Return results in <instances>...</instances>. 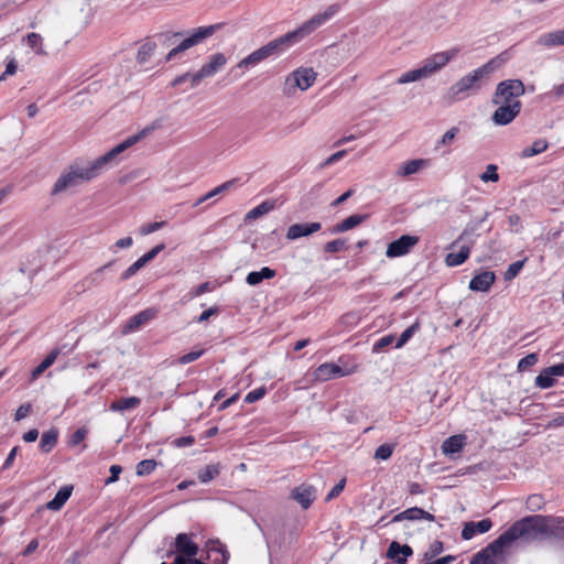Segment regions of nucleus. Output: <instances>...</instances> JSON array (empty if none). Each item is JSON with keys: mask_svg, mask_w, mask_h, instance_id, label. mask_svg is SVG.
Instances as JSON below:
<instances>
[{"mask_svg": "<svg viewBox=\"0 0 564 564\" xmlns=\"http://www.w3.org/2000/svg\"><path fill=\"white\" fill-rule=\"evenodd\" d=\"M155 129L154 126L145 127L139 133L130 135L123 142L119 143L104 155L89 163L87 166L70 165L68 171L64 172L55 182L52 193L58 194L68 188L78 186L98 176L104 170H107L115 159L148 135Z\"/></svg>", "mask_w": 564, "mask_h": 564, "instance_id": "f257e3e1", "label": "nucleus"}, {"mask_svg": "<svg viewBox=\"0 0 564 564\" xmlns=\"http://www.w3.org/2000/svg\"><path fill=\"white\" fill-rule=\"evenodd\" d=\"M339 10L340 6L338 3L328 6L323 12L313 15L296 30L269 42L268 44L249 54L247 56V62L256 65L272 55L280 54L286 47L300 42L305 36L310 35L315 30L324 25L328 20L337 14Z\"/></svg>", "mask_w": 564, "mask_h": 564, "instance_id": "f03ea898", "label": "nucleus"}, {"mask_svg": "<svg viewBox=\"0 0 564 564\" xmlns=\"http://www.w3.org/2000/svg\"><path fill=\"white\" fill-rule=\"evenodd\" d=\"M546 532L545 518L542 516H528L516 521L510 528L501 533L490 544L500 555L506 547H509L516 540H535L540 534Z\"/></svg>", "mask_w": 564, "mask_h": 564, "instance_id": "7ed1b4c3", "label": "nucleus"}, {"mask_svg": "<svg viewBox=\"0 0 564 564\" xmlns=\"http://www.w3.org/2000/svg\"><path fill=\"white\" fill-rule=\"evenodd\" d=\"M496 67V59H490L452 85L443 98L446 102L452 104L476 94L481 88V79L494 72Z\"/></svg>", "mask_w": 564, "mask_h": 564, "instance_id": "20e7f679", "label": "nucleus"}, {"mask_svg": "<svg viewBox=\"0 0 564 564\" xmlns=\"http://www.w3.org/2000/svg\"><path fill=\"white\" fill-rule=\"evenodd\" d=\"M525 87L520 79H506L500 82L492 96V104L521 102L519 97L524 95Z\"/></svg>", "mask_w": 564, "mask_h": 564, "instance_id": "39448f33", "label": "nucleus"}, {"mask_svg": "<svg viewBox=\"0 0 564 564\" xmlns=\"http://www.w3.org/2000/svg\"><path fill=\"white\" fill-rule=\"evenodd\" d=\"M220 28L221 24H213L207 26H199L193 30L189 36L184 39L177 46H175L167 53L165 61L170 62L173 58H175L180 53L202 43L204 40L212 36Z\"/></svg>", "mask_w": 564, "mask_h": 564, "instance_id": "423d86ee", "label": "nucleus"}, {"mask_svg": "<svg viewBox=\"0 0 564 564\" xmlns=\"http://www.w3.org/2000/svg\"><path fill=\"white\" fill-rule=\"evenodd\" d=\"M317 74L313 68L300 67L292 72L286 78L284 84V93L292 95L296 88L301 90L308 89L315 82Z\"/></svg>", "mask_w": 564, "mask_h": 564, "instance_id": "0eeeda50", "label": "nucleus"}, {"mask_svg": "<svg viewBox=\"0 0 564 564\" xmlns=\"http://www.w3.org/2000/svg\"><path fill=\"white\" fill-rule=\"evenodd\" d=\"M227 63V58L223 53H216L209 57V62L204 64L196 73L192 75V87H196L207 77L214 76Z\"/></svg>", "mask_w": 564, "mask_h": 564, "instance_id": "6e6552de", "label": "nucleus"}, {"mask_svg": "<svg viewBox=\"0 0 564 564\" xmlns=\"http://www.w3.org/2000/svg\"><path fill=\"white\" fill-rule=\"evenodd\" d=\"M419 240L417 236L403 235L388 245L386 256L390 259L405 256Z\"/></svg>", "mask_w": 564, "mask_h": 564, "instance_id": "1a4fd4ad", "label": "nucleus"}, {"mask_svg": "<svg viewBox=\"0 0 564 564\" xmlns=\"http://www.w3.org/2000/svg\"><path fill=\"white\" fill-rule=\"evenodd\" d=\"M498 108L495 110L491 119L498 126H506L513 121V119L520 113L522 104L513 102L508 104H495Z\"/></svg>", "mask_w": 564, "mask_h": 564, "instance_id": "9d476101", "label": "nucleus"}, {"mask_svg": "<svg viewBox=\"0 0 564 564\" xmlns=\"http://www.w3.org/2000/svg\"><path fill=\"white\" fill-rule=\"evenodd\" d=\"M172 553L186 555L187 557L192 558L197 555L198 545L192 540L191 534L178 533L175 538V551Z\"/></svg>", "mask_w": 564, "mask_h": 564, "instance_id": "9b49d317", "label": "nucleus"}, {"mask_svg": "<svg viewBox=\"0 0 564 564\" xmlns=\"http://www.w3.org/2000/svg\"><path fill=\"white\" fill-rule=\"evenodd\" d=\"M413 550L408 544H400L392 541L387 551V557L395 564H406L408 557L412 556Z\"/></svg>", "mask_w": 564, "mask_h": 564, "instance_id": "f8f14e48", "label": "nucleus"}, {"mask_svg": "<svg viewBox=\"0 0 564 564\" xmlns=\"http://www.w3.org/2000/svg\"><path fill=\"white\" fill-rule=\"evenodd\" d=\"M347 372L339 366L333 362H325L318 366L314 371V378L317 381H328L334 378L346 376Z\"/></svg>", "mask_w": 564, "mask_h": 564, "instance_id": "ddd939ff", "label": "nucleus"}, {"mask_svg": "<svg viewBox=\"0 0 564 564\" xmlns=\"http://www.w3.org/2000/svg\"><path fill=\"white\" fill-rule=\"evenodd\" d=\"M321 223H303L291 225L286 232V239L296 240L302 237H307L321 230Z\"/></svg>", "mask_w": 564, "mask_h": 564, "instance_id": "4468645a", "label": "nucleus"}, {"mask_svg": "<svg viewBox=\"0 0 564 564\" xmlns=\"http://www.w3.org/2000/svg\"><path fill=\"white\" fill-rule=\"evenodd\" d=\"M291 496L303 509H307L316 498V489L312 485L302 484L292 490Z\"/></svg>", "mask_w": 564, "mask_h": 564, "instance_id": "2eb2a0df", "label": "nucleus"}, {"mask_svg": "<svg viewBox=\"0 0 564 564\" xmlns=\"http://www.w3.org/2000/svg\"><path fill=\"white\" fill-rule=\"evenodd\" d=\"M492 527V522L490 519H482L478 522L469 521L464 524L462 530V538L464 540H470L476 534H482L488 532Z\"/></svg>", "mask_w": 564, "mask_h": 564, "instance_id": "dca6fc26", "label": "nucleus"}, {"mask_svg": "<svg viewBox=\"0 0 564 564\" xmlns=\"http://www.w3.org/2000/svg\"><path fill=\"white\" fill-rule=\"evenodd\" d=\"M156 312L153 308H147L132 316L123 327V333H132L155 317Z\"/></svg>", "mask_w": 564, "mask_h": 564, "instance_id": "f3484780", "label": "nucleus"}, {"mask_svg": "<svg viewBox=\"0 0 564 564\" xmlns=\"http://www.w3.org/2000/svg\"><path fill=\"white\" fill-rule=\"evenodd\" d=\"M420 519H425L427 521H434V516L419 507H412V508H409L398 514H395L392 520L390 521V523H394V522H400V521H403V520H420Z\"/></svg>", "mask_w": 564, "mask_h": 564, "instance_id": "a211bd4d", "label": "nucleus"}, {"mask_svg": "<svg viewBox=\"0 0 564 564\" xmlns=\"http://www.w3.org/2000/svg\"><path fill=\"white\" fill-rule=\"evenodd\" d=\"M496 275L491 271H484L475 275L469 282V289L476 292H487L495 283Z\"/></svg>", "mask_w": 564, "mask_h": 564, "instance_id": "6ab92c4d", "label": "nucleus"}, {"mask_svg": "<svg viewBox=\"0 0 564 564\" xmlns=\"http://www.w3.org/2000/svg\"><path fill=\"white\" fill-rule=\"evenodd\" d=\"M536 44L544 47H555L564 45V30L547 32L540 35Z\"/></svg>", "mask_w": 564, "mask_h": 564, "instance_id": "aec40b11", "label": "nucleus"}, {"mask_svg": "<svg viewBox=\"0 0 564 564\" xmlns=\"http://www.w3.org/2000/svg\"><path fill=\"white\" fill-rule=\"evenodd\" d=\"M239 181L240 180L238 177L226 181L225 183L220 184L219 186L213 188L212 191L199 197L197 202L194 204V206H198L213 197H216L220 194H224L232 189L239 183Z\"/></svg>", "mask_w": 564, "mask_h": 564, "instance_id": "412c9836", "label": "nucleus"}, {"mask_svg": "<svg viewBox=\"0 0 564 564\" xmlns=\"http://www.w3.org/2000/svg\"><path fill=\"white\" fill-rule=\"evenodd\" d=\"M367 218H368V215H358V214L350 215L343 221L335 225L330 231H332V234H339V232L348 231V230L357 227L361 223H364Z\"/></svg>", "mask_w": 564, "mask_h": 564, "instance_id": "4be33fe9", "label": "nucleus"}, {"mask_svg": "<svg viewBox=\"0 0 564 564\" xmlns=\"http://www.w3.org/2000/svg\"><path fill=\"white\" fill-rule=\"evenodd\" d=\"M73 492V486H63L55 497L46 503L48 510L58 511L63 508Z\"/></svg>", "mask_w": 564, "mask_h": 564, "instance_id": "5701e85b", "label": "nucleus"}, {"mask_svg": "<svg viewBox=\"0 0 564 564\" xmlns=\"http://www.w3.org/2000/svg\"><path fill=\"white\" fill-rule=\"evenodd\" d=\"M141 404V399L138 397L121 398L110 403L109 410L112 412L123 413L124 411L133 410Z\"/></svg>", "mask_w": 564, "mask_h": 564, "instance_id": "b1692460", "label": "nucleus"}, {"mask_svg": "<svg viewBox=\"0 0 564 564\" xmlns=\"http://www.w3.org/2000/svg\"><path fill=\"white\" fill-rule=\"evenodd\" d=\"M208 558H212L214 564H226L229 560V552L220 542H212L208 549Z\"/></svg>", "mask_w": 564, "mask_h": 564, "instance_id": "393cba45", "label": "nucleus"}, {"mask_svg": "<svg viewBox=\"0 0 564 564\" xmlns=\"http://www.w3.org/2000/svg\"><path fill=\"white\" fill-rule=\"evenodd\" d=\"M276 207V199H268V200H264L262 202L260 205H258L257 207L250 209L247 214H246V220H253V219H257L268 213H270L271 210H273L274 208Z\"/></svg>", "mask_w": 564, "mask_h": 564, "instance_id": "a878e982", "label": "nucleus"}, {"mask_svg": "<svg viewBox=\"0 0 564 564\" xmlns=\"http://www.w3.org/2000/svg\"><path fill=\"white\" fill-rule=\"evenodd\" d=\"M499 555L498 552L489 543L485 549L474 555L470 564H495V557Z\"/></svg>", "mask_w": 564, "mask_h": 564, "instance_id": "bb28decb", "label": "nucleus"}, {"mask_svg": "<svg viewBox=\"0 0 564 564\" xmlns=\"http://www.w3.org/2000/svg\"><path fill=\"white\" fill-rule=\"evenodd\" d=\"M61 350L58 348L53 349L39 366H36L31 372V381L37 379L47 368H50L56 358L58 357Z\"/></svg>", "mask_w": 564, "mask_h": 564, "instance_id": "cd10ccee", "label": "nucleus"}, {"mask_svg": "<svg viewBox=\"0 0 564 564\" xmlns=\"http://www.w3.org/2000/svg\"><path fill=\"white\" fill-rule=\"evenodd\" d=\"M470 247L469 245H463L458 252H451L445 258V263L448 267H457L463 264L469 257Z\"/></svg>", "mask_w": 564, "mask_h": 564, "instance_id": "c85d7f7f", "label": "nucleus"}, {"mask_svg": "<svg viewBox=\"0 0 564 564\" xmlns=\"http://www.w3.org/2000/svg\"><path fill=\"white\" fill-rule=\"evenodd\" d=\"M464 444V435H453L443 442L442 449L444 454H456L463 449Z\"/></svg>", "mask_w": 564, "mask_h": 564, "instance_id": "c756f323", "label": "nucleus"}, {"mask_svg": "<svg viewBox=\"0 0 564 564\" xmlns=\"http://www.w3.org/2000/svg\"><path fill=\"white\" fill-rule=\"evenodd\" d=\"M57 441L58 431L56 429H51L42 434L40 449L43 453H50L56 446Z\"/></svg>", "mask_w": 564, "mask_h": 564, "instance_id": "7c9ffc66", "label": "nucleus"}, {"mask_svg": "<svg viewBox=\"0 0 564 564\" xmlns=\"http://www.w3.org/2000/svg\"><path fill=\"white\" fill-rule=\"evenodd\" d=\"M275 276V271L269 267H263L260 271H252L250 272L247 278L246 282L249 285H257L261 283L264 279H272Z\"/></svg>", "mask_w": 564, "mask_h": 564, "instance_id": "2f4dec72", "label": "nucleus"}, {"mask_svg": "<svg viewBox=\"0 0 564 564\" xmlns=\"http://www.w3.org/2000/svg\"><path fill=\"white\" fill-rule=\"evenodd\" d=\"M549 147V143L544 139L535 140L530 147L524 148L521 151V158H531L544 152Z\"/></svg>", "mask_w": 564, "mask_h": 564, "instance_id": "473e14b6", "label": "nucleus"}, {"mask_svg": "<svg viewBox=\"0 0 564 564\" xmlns=\"http://www.w3.org/2000/svg\"><path fill=\"white\" fill-rule=\"evenodd\" d=\"M24 41L29 45V47L36 54V55H45L46 52L43 47V37L39 33H29Z\"/></svg>", "mask_w": 564, "mask_h": 564, "instance_id": "72a5a7b5", "label": "nucleus"}, {"mask_svg": "<svg viewBox=\"0 0 564 564\" xmlns=\"http://www.w3.org/2000/svg\"><path fill=\"white\" fill-rule=\"evenodd\" d=\"M220 473V466L219 464H210L205 466V468L200 469L198 471V479L203 484H207L215 479Z\"/></svg>", "mask_w": 564, "mask_h": 564, "instance_id": "f704fd0d", "label": "nucleus"}, {"mask_svg": "<svg viewBox=\"0 0 564 564\" xmlns=\"http://www.w3.org/2000/svg\"><path fill=\"white\" fill-rule=\"evenodd\" d=\"M424 160H411L405 163H403L398 172L397 175L399 176H410L412 174H415L420 171V169L424 165Z\"/></svg>", "mask_w": 564, "mask_h": 564, "instance_id": "c9c22d12", "label": "nucleus"}, {"mask_svg": "<svg viewBox=\"0 0 564 564\" xmlns=\"http://www.w3.org/2000/svg\"><path fill=\"white\" fill-rule=\"evenodd\" d=\"M155 48H156V44L154 42L148 41V42L143 43L138 50L137 61L140 64H144L145 62H148L150 56L154 53Z\"/></svg>", "mask_w": 564, "mask_h": 564, "instance_id": "e433bc0d", "label": "nucleus"}, {"mask_svg": "<svg viewBox=\"0 0 564 564\" xmlns=\"http://www.w3.org/2000/svg\"><path fill=\"white\" fill-rule=\"evenodd\" d=\"M456 51H445L440 52L431 56L432 61L434 62V65L441 69L443 68L449 61H452L456 56Z\"/></svg>", "mask_w": 564, "mask_h": 564, "instance_id": "4c0bfd02", "label": "nucleus"}, {"mask_svg": "<svg viewBox=\"0 0 564 564\" xmlns=\"http://www.w3.org/2000/svg\"><path fill=\"white\" fill-rule=\"evenodd\" d=\"M420 329V323L415 322L411 326H409L406 329L403 330V333L400 335L395 343L397 348H401L404 346L412 336Z\"/></svg>", "mask_w": 564, "mask_h": 564, "instance_id": "58836bf2", "label": "nucleus"}, {"mask_svg": "<svg viewBox=\"0 0 564 564\" xmlns=\"http://www.w3.org/2000/svg\"><path fill=\"white\" fill-rule=\"evenodd\" d=\"M423 75H422V72L419 68H415V69H411L404 74H402L398 79H397V83L400 84V85H403V84H409V83H413V82H416V80H420V79H423Z\"/></svg>", "mask_w": 564, "mask_h": 564, "instance_id": "ea45409f", "label": "nucleus"}, {"mask_svg": "<svg viewBox=\"0 0 564 564\" xmlns=\"http://www.w3.org/2000/svg\"><path fill=\"white\" fill-rule=\"evenodd\" d=\"M156 460L154 459H143L137 464V475L138 476H147L150 475L156 467Z\"/></svg>", "mask_w": 564, "mask_h": 564, "instance_id": "a19ab883", "label": "nucleus"}, {"mask_svg": "<svg viewBox=\"0 0 564 564\" xmlns=\"http://www.w3.org/2000/svg\"><path fill=\"white\" fill-rule=\"evenodd\" d=\"M555 384V379L549 375L546 368L535 378V386L541 389H549Z\"/></svg>", "mask_w": 564, "mask_h": 564, "instance_id": "79ce46f5", "label": "nucleus"}, {"mask_svg": "<svg viewBox=\"0 0 564 564\" xmlns=\"http://www.w3.org/2000/svg\"><path fill=\"white\" fill-rule=\"evenodd\" d=\"M145 265V262L139 258L135 262H133L120 276L121 281H127L131 276H133L139 270H141Z\"/></svg>", "mask_w": 564, "mask_h": 564, "instance_id": "37998d69", "label": "nucleus"}, {"mask_svg": "<svg viewBox=\"0 0 564 564\" xmlns=\"http://www.w3.org/2000/svg\"><path fill=\"white\" fill-rule=\"evenodd\" d=\"M346 242H347L346 239H341V238L332 240V241L325 243L324 251L327 253L339 252V251L346 249Z\"/></svg>", "mask_w": 564, "mask_h": 564, "instance_id": "c03bdc74", "label": "nucleus"}, {"mask_svg": "<svg viewBox=\"0 0 564 564\" xmlns=\"http://www.w3.org/2000/svg\"><path fill=\"white\" fill-rule=\"evenodd\" d=\"M113 264V261L106 263L105 265L95 270L87 279L88 285L98 284L102 278V273L105 270L109 269Z\"/></svg>", "mask_w": 564, "mask_h": 564, "instance_id": "a18cd8bd", "label": "nucleus"}, {"mask_svg": "<svg viewBox=\"0 0 564 564\" xmlns=\"http://www.w3.org/2000/svg\"><path fill=\"white\" fill-rule=\"evenodd\" d=\"M524 262L525 260H519L511 263L508 267L507 271L505 272V280L509 281L514 279L519 274L520 270L523 268Z\"/></svg>", "mask_w": 564, "mask_h": 564, "instance_id": "49530a36", "label": "nucleus"}, {"mask_svg": "<svg viewBox=\"0 0 564 564\" xmlns=\"http://www.w3.org/2000/svg\"><path fill=\"white\" fill-rule=\"evenodd\" d=\"M393 453V446L390 445V444H382L380 445L376 452H375V458L376 459H381V460H386V459H389L391 457Z\"/></svg>", "mask_w": 564, "mask_h": 564, "instance_id": "de8ad7c7", "label": "nucleus"}, {"mask_svg": "<svg viewBox=\"0 0 564 564\" xmlns=\"http://www.w3.org/2000/svg\"><path fill=\"white\" fill-rule=\"evenodd\" d=\"M480 180L482 182H497L499 180L497 166L495 164H489L486 171L480 175Z\"/></svg>", "mask_w": 564, "mask_h": 564, "instance_id": "09e8293b", "label": "nucleus"}, {"mask_svg": "<svg viewBox=\"0 0 564 564\" xmlns=\"http://www.w3.org/2000/svg\"><path fill=\"white\" fill-rule=\"evenodd\" d=\"M165 225H166L165 221L149 223V224L141 226L139 231H140V235L147 236V235H150V234L155 232L156 230L163 228Z\"/></svg>", "mask_w": 564, "mask_h": 564, "instance_id": "8fccbe9b", "label": "nucleus"}, {"mask_svg": "<svg viewBox=\"0 0 564 564\" xmlns=\"http://www.w3.org/2000/svg\"><path fill=\"white\" fill-rule=\"evenodd\" d=\"M545 97L552 101L564 99V83L561 85H555L550 91L545 94Z\"/></svg>", "mask_w": 564, "mask_h": 564, "instance_id": "3c124183", "label": "nucleus"}, {"mask_svg": "<svg viewBox=\"0 0 564 564\" xmlns=\"http://www.w3.org/2000/svg\"><path fill=\"white\" fill-rule=\"evenodd\" d=\"M421 72H422V75L424 78H427L430 76H432L433 74H435L437 70H440L435 65H434V62L432 61L431 57L426 58L422 66L420 67Z\"/></svg>", "mask_w": 564, "mask_h": 564, "instance_id": "603ef678", "label": "nucleus"}, {"mask_svg": "<svg viewBox=\"0 0 564 564\" xmlns=\"http://www.w3.org/2000/svg\"><path fill=\"white\" fill-rule=\"evenodd\" d=\"M204 352H205V349L194 350V351H191L188 354L181 356L177 361L181 365H186V364L193 362V361L197 360L198 358H200L204 355Z\"/></svg>", "mask_w": 564, "mask_h": 564, "instance_id": "864d4df0", "label": "nucleus"}, {"mask_svg": "<svg viewBox=\"0 0 564 564\" xmlns=\"http://www.w3.org/2000/svg\"><path fill=\"white\" fill-rule=\"evenodd\" d=\"M267 393V389L265 387H260V388H257L252 391H250L246 397H245V402L246 403H253L260 399H262Z\"/></svg>", "mask_w": 564, "mask_h": 564, "instance_id": "5fc2aeb1", "label": "nucleus"}, {"mask_svg": "<svg viewBox=\"0 0 564 564\" xmlns=\"http://www.w3.org/2000/svg\"><path fill=\"white\" fill-rule=\"evenodd\" d=\"M536 361H538L536 354H529V355H527L525 357H523L522 359L519 360L518 369L520 371L527 370L530 367H532L533 365H535Z\"/></svg>", "mask_w": 564, "mask_h": 564, "instance_id": "6e6d98bb", "label": "nucleus"}, {"mask_svg": "<svg viewBox=\"0 0 564 564\" xmlns=\"http://www.w3.org/2000/svg\"><path fill=\"white\" fill-rule=\"evenodd\" d=\"M394 340V336L393 335H387V336H383L381 337L379 340H377L372 347V351L373 352H379L380 350H382L383 348L390 346Z\"/></svg>", "mask_w": 564, "mask_h": 564, "instance_id": "4d7b16f0", "label": "nucleus"}, {"mask_svg": "<svg viewBox=\"0 0 564 564\" xmlns=\"http://www.w3.org/2000/svg\"><path fill=\"white\" fill-rule=\"evenodd\" d=\"M18 63L14 57L8 59L6 70L0 76V82L4 80L8 76H12L17 73Z\"/></svg>", "mask_w": 564, "mask_h": 564, "instance_id": "13d9d810", "label": "nucleus"}, {"mask_svg": "<svg viewBox=\"0 0 564 564\" xmlns=\"http://www.w3.org/2000/svg\"><path fill=\"white\" fill-rule=\"evenodd\" d=\"M88 431L85 427L77 429L69 438V445L76 446L87 436Z\"/></svg>", "mask_w": 564, "mask_h": 564, "instance_id": "bf43d9fd", "label": "nucleus"}, {"mask_svg": "<svg viewBox=\"0 0 564 564\" xmlns=\"http://www.w3.org/2000/svg\"><path fill=\"white\" fill-rule=\"evenodd\" d=\"M458 133V128L457 127H453L451 128L448 131H446L442 139L438 141V144H443V145H448L451 144L455 137L457 135Z\"/></svg>", "mask_w": 564, "mask_h": 564, "instance_id": "052dcab7", "label": "nucleus"}, {"mask_svg": "<svg viewBox=\"0 0 564 564\" xmlns=\"http://www.w3.org/2000/svg\"><path fill=\"white\" fill-rule=\"evenodd\" d=\"M345 485H346V479L343 478L341 480H339V482L337 485H335L333 487V489L328 492V495L326 496V501H330L332 499L338 497L344 488H345Z\"/></svg>", "mask_w": 564, "mask_h": 564, "instance_id": "680f3d73", "label": "nucleus"}, {"mask_svg": "<svg viewBox=\"0 0 564 564\" xmlns=\"http://www.w3.org/2000/svg\"><path fill=\"white\" fill-rule=\"evenodd\" d=\"M31 410H32V406H31V404H30V403L21 404V405L17 409V411H15L14 420H15L17 422H19V421L23 420L24 417H26V416L30 414Z\"/></svg>", "mask_w": 564, "mask_h": 564, "instance_id": "e2e57ef3", "label": "nucleus"}, {"mask_svg": "<svg viewBox=\"0 0 564 564\" xmlns=\"http://www.w3.org/2000/svg\"><path fill=\"white\" fill-rule=\"evenodd\" d=\"M165 248V246L163 243L161 245H158L155 246L154 248H152L150 251H148L147 253H144L141 259L147 263H149L150 261H152L163 249Z\"/></svg>", "mask_w": 564, "mask_h": 564, "instance_id": "0e129e2a", "label": "nucleus"}, {"mask_svg": "<svg viewBox=\"0 0 564 564\" xmlns=\"http://www.w3.org/2000/svg\"><path fill=\"white\" fill-rule=\"evenodd\" d=\"M19 451V446H14L9 455L7 456L6 460L3 462L2 469H9L12 467L14 459L17 457Z\"/></svg>", "mask_w": 564, "mask_h": 564, "instance_id": "69168bd1", "label": "nucleus"}, {"mask_svg": "<svg viewBox=\"0 0 564 564\" xmlns=\"http://www.w3.org/2000/svg\"><path fill=\"white\" fill-rule=\"evenodd\" d=\"M133 243V240L131 237L121 238L116 241V243L110 248L113 252H116L117 248L123 249L129 248Z\"/></svg>", "mask_w": 564, "mask_h": 564, "instance_id": "338daca9", "label": "nucleus"}, {"mask_svg": "<svg viewBox=\"0 0 564 564\" xmlns=\"http://www.w3.org/2000/svg\"><path fill=\"white\" fill-rule=\"evenodd\" d=\"M546 370L549 375L554 376H564V364H557L551 367H547Z\"/></svg>", "mask_w": 564, "mask_h": 564, "instance_id": "774afa93", "label": "nucleus"}]
</instances>
